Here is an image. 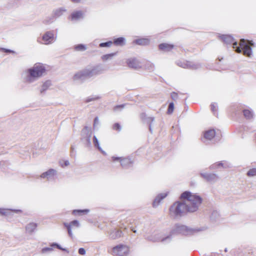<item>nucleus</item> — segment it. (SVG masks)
<instances>
[{
    "label": "nucleus",
    "instance_id": "38",
    "mask_svg": "<svg viewBox=\"0 0 256 256\" xmlns=\"http://www.w3.org/2000/svg\"><path fill=\"white\" fill-rule=\"evenodd\" d=\"M68 162H66V163H65V164H66V166H67V165H68Z\"/></svg>",
    "mask_w": 256,
    "mask_h": 256
},
{
    "label": "nucleus",
    "instance_id": "8",
    "mask_svg": "<svg viewBox=\"0 0 256 256\" xmlns=\"http://www.w3.org/2000/svg\"><path fill=\"white\" fill-rule=\"evenodd\" d=\"M83 16V12L82 11L74 12L70 15V20H76L82 18Z\"/></svg>",
    "mask_w": 256,
    "mask_h": 256
},
{
    "label": "nucleus",
    "instance_id": "37",
    "mask_svg": "<svg viewBox=\"0 0 256 256\" xmlns=\"http://www.w3.org/2000/svg\"><path fill=\"white\" fill-rule=\"evenodd\" d=\"M216 165H217L218 166H222V162H218V163L216 164Z\"/></svg>",
    "mask_w": 256,
    "mask_h": 256
},
{
    "label": "nucleus",
    "instance_id": "6",
    "mask_svg": "<svg viewBox=\"0 0 256 256\" xmlns=\"http://www.w3.org/2000/svg\"><path fill=\"white\" fill-rule=\"evenodd\" d=\"M64 226L67 228L68 233L70 236H72V227L78 228L79 226V223L78 220H74L71 222L70 224L64 223Z\"/></svg>",
    "mask_w": 256,
    "mask_h": 256
},
{
    "label": "nucleus",
    "instance_id": "32",
    "mask_svg": "<svg viewBox=\"0 0 256 256\" xmlns=\"http://www.w3.org/2000/svg\"><path fill=\"white\" fill-rule=\"evenodd\" d=\"M178 97V94L176 92H173L171 94V98L173 100H175Z\"/></svg>",
    "mask_w": 256,
    "mask_h": 256
},
{
    "label": "nucleus",
    "instance_id": "4",
    "mask_svg": "<svg viewBox=\"0 0 256 256\" xmlns=\"http://www.w3.org/2000/svg\"><path fill=\"white\" fill-rule=\"evenodd\" d=\"M129 252V247L125 244H119L112 248V254L114 256H125Z\"/></svg>",
    "mask_w": 256,
    "mask_h": 256
},
{
    "label": "nucleus",
    "instance_id": "9",
    "mask_svg": "<svg viewBox=\"0 0 256 256\" xmlns=\"http://www.w3.org/2000/svg\"><path fill=\"white\" fill-rule=\"evenodd\" d=\"M168 194L166 193H162L158 194L156 198L154 199L153 202V206H156L159 204L160 202L164 199L166 196Z\"/></svg>",
    "mask_w": 256,
    "mask_h": 256
},
{
    "label": "nucleus",
    "instance_id": "35",
    "mask_svg": "<svg viewBox=\"0 0 256 256\" xmlns=\"http://www.w3.org/2000/svg\"><path fill=\"white\" fill-rule=\"evenodd\" d=\"M88 212V210H76L74 211V213H75V212L81 213V212Z\"/></svg>",
    "mask_w": 256,
    "mask_h": 256
},
{
    "label": "nucleus",
    "instance_id": "13",
    "mask_svg": "<svg viewBox=\"0 0 256 256\" xmlns=\"http://www.w3.org/2000/svg\"><path fill=\"white\" fill-rule=\"evenodd\" d=\"M37 226L38 225L36 223L30 222L26 227V231L28 233H32L36 229Z\"/></svg>",
    "mask_w": 256,
    "mask_h": 256
},
{
    "label": "nucleus",
    "instance_id": "23",
    "mask_svg": "<svg viewBox=\"0 0 256 256\" xmlns=\"http://www.w3.org/2000/svg\"><path fill=\"white\" fill-rule=\"evenodd\" d=\"M50 86V82L47 81L45 82L42 86V90H41V92H43L46 90Z\"/></svg>",
    "mask_w": 256,
    "mask_h": 256
},
{
    "label": "nucleus",
    "instance_id": "19",
    "mask_svg": "<svg viewBox=\"0 0 256 256\" xmlns=\"http://www.w3.org/2000/svg\"><path fill=\"white\" fill-rule=\"evenodd\" d=\"M243 114L246 119H251L253 118L254 114L249 109H244L243 110Z\"/></svg>",
    "mask_w": 256,
    "mask_h": 256
},
{
    "label": "nucleus",
    "instance_id": "25",
    "mask_svg": "<svg viewBox=\"0 0 256 256\" xmlns=\"http://www.w3.org/2000/svg\"><path fill=\"white\" fill-rule=\"evenodd\" d=\"M247 174L249 176H256V168H253L250 170L248 171Z\"/></svg>",
    "mask_w": 256,
    "mask_h": 256
},
{
    "label": "nucleus",
    "instance_id": "12",
    "mask_svg": "<svg viewBox=\"0 0 256 256\" xmlns=\"http://www.w3.org/2000/svg\"><path fill=\"white\" fill-rule=\"evenodd\" d=\"M112 160L113 161L118 160L120 161V164L122 166H124L126 164L130 163V160L126 158H122L118 157H112Z\"/></svg>",
    "mask_w": 256,
    "mask_h": 256
},
{
    "label": "nucleus",
    "instance_id": "10",
    "mask_svg": "<svg viewBox=\"0 0 256 256\" xmlns=\"http://www.w3.org/2000/svg\"><path fill=\"white\" fill-rule=\"evenodd\" d=\"M56 174V171L54 169H50L47 172L42 173L40 177L42 178H50L53 177Z\"/></svg>",
    "mask_w": 256,
    "mask_h": 256
},
{
    "label": "nucleus",
    "instance_id": "14",
    "mask_svg": "<svg viewBox=\"0 0 256 256\" xmlns=\"http://www.w3.org/2000/svg\"><path fill=\"white\" fill-rule=\"evenodd\" d=\"M134 42L138 45L146 46L150 44V40L148 38H141L136 40Z\"/></svg>",
    "mask_w": 256,
    "mask_h": 256
},
{
    "label": "nucleus",
    "instance_id": "15",
    "mask_svg": "<svg viewBox=\"0 0 256 256\" xmlns=\"http://www.w3.org/2000/svg\"><path fill=\"white\" fill-rule=\"evenodd\" d=\"M215 135V130H210L206 132L204 134V136L206 139L210 140L214 137Z\"/></svg>",
    "mask_w": 256,
    "mask_h": 256
},
{
    "label": "nucleus",
    "instance_id": "11",
    "mask_svg": "<svg viewBox=\"0 0 256 256\" xmlns=\"http://www.w3.org/2000/svg\"><path fill=\"white\" fill-rule=\"evenodd\" d=\"M178 65L184 68H192L194 66L191 62L184 60L178 62Z\"/></svg>",
    "mask_w": 256,
    "mask_h": 256
},
{
    "label": "nucleus",
    "instance_id": "27",
    "mask_svg": "<svg viewBox=\"0 0 256 256\" xmlns=\"http://www.w3.org/2000/svg\"><path fill=\"white\" fill-rule=\"evenodd\" d=\"M112 129L116 131H120L121 130V126L118 123H115L112 126Z\"/></svg>",
    "mask_w": 256,
    "mask_h": 256
},
{
    "label": "nucleus",
    "instance_id": "28",
    "mask_svg": "<svg viewBox=\"0 0 256 256\" xmlns=\"http://www.w3.org/2000/svg\"><path fill=\"white\" fill-rule=\"evenodd\" d=\"M205 178L206 180L210 181L215 178H216V176L214 174H212L206 176Z\"/></svg>",
    "mask_w": 256,
    "mask_h": 256
},
{
    "label": "nucleus",
    "instance_id": "7",
    "mask_svg": "<svg viewBox=\"0 0 256 256\" xmlns=\"http://www.w3.org/2000/svg\"><path fill=\"white\" fill-rule=\"evenodd\" d=\"M174 47V45L167 43H162L158 46L159 49L164 52H170L172 50Z\"/></svg>",
    "mask_w": 256,
    "mask_h": 256
},
{
    "label": "nucleus",
    "instance_id": "18",
    "mask_svg": "<svg viewBox=\"0 0 256 256\" xmlns=\"http://www.w3.org/2000/svg\"><path fill=\"white\" fill-rule=\"evenodd\" d=\"M113 44L116 46H122L124 44V38L120 37L114 40Z\"/></svg>",
    "mask_w": 256,
    "mask_h": 256
},
{
    "label": "nucleus",
    "instance_id": "21",
    "mask_svg": "<svg viewBox=\"0 0 256 256\" xmlns=\"http://www.w3.org/2000/svg\"><path fill=\"white\" fill-rule=\"evenodd\" d=\"M74 49L78 51H83L86 49V47L84 44H80L76 46H74Z\"/></svg>",
    "mask_w": 256,
    "mask_h": 256
},
{
    "label": "nucleus",
    "instance_id": "33",
    "mask_svg": "<svg viewBox=\"0 0 256 256\" xmlns=\"http://www.w3.org/2000/svg\"><path fill=\"white\" fill-rule=\"evenodd\" d=\"M211 110L213 112H216V106L214 104H212L210 105Z\"/></svg>",
    "mask_w": 256,
    "mask_h": 256
},
{
    "label": "nucleus",
    "instance_id": "22",
    "mask_svg": "<svg viewBox=\"0 0 256 256\" xmlns=\"http://www.w3.org/2000/svg\"><path fill=\"white\" fill-rule=\"evenodd\" d=\"M112 44H113L112 42L109 41V42H106L100 43V46L102 47H102H110L112 46Z\"/></svg>",
    "mask_w": 256,
    "mask_h": 256
},
{
    "label": "nucleus",
    "instance_id": "30",
    "mask_svg": "<svg viewBox=\"0 0 256 256\" xmlns=\"http://www.w3.org/2000/svg\"><path fill=\"white\" fill-rule=\"evenodd\" d=\"M78 253L81 255H84L86 254V250L84 248H80L78 250Z\"/></svg>",
    "mask_w": 256,
    "mask_h": 256
},
{
    "label": "nucleus",
    "instance_id": "31",
    "mask_svg": "<svg viewBox=\"0 0 256 256\" xmlns=\"http://www.w3.org/2000/svg\"><path fill=\"white\" fill-rule=\"evenodd\" d=\"M98 97H96L93 98H88L86 100V102H88L90 101L94 100H98Z\"/></svg>",
    "mask_w": 256,
    "mask_h": 256
},
{
    "label": "nucleus",
    "instance_id": "24",
    "mask_svg": "<svg viewBox=\"0 0 256 256\" xmlns=\"http://www.w3.org/2000/svg\"><path fill=\"white\" fill-rule=\"evenodd\" d=\"M174 110V104L173 102H170L169 104V106H168V110H167V113L168 114H171L173 112Z\"/></svg>",
    "mask_w": 256,
    "mask_h": 256
},
{
    "label": "nucleus",
    "instance_id": "26",
    "mask_svg": "<svg viewBox=\"0 0 256 256\" xmlns=\"http://www.w3.org/2000/svg\"><path fill=\"white\" fill-rule=\"evenodd\" d=\"M114 54H115L114 53L105 54V55H104L102 57V60L106 61V60H108L109 58H110L112 57Z\"/></svg>",
    "mask_w": 256,
    "mask_h": 256
},
{
    "label": "nucleus",
    "instance_id": "17",
    "mask_svg": "<svg viewBox=\"0 0 256 256\" xmlns=\"http://www.w3.org/2000/svg\"><path fill=\"white\" fill-rule=\"evenodd\" d=\"M127 64L128 66L131 68H136L138 67V64L134 59L128 60Z\"/></svg>",
    "mask_w": 256,
    "mask_h": 256
},
{
    "label": "nucleus",
    "instance_id": "1",
    "mask_svg": "<svg viewBox=\"0 0 256 256\" xmlns=\"http://www.w3.org/2000/svg\"><path fill=\"white\" fill-rule=\"evenodd\" d=\"M180 198L184 202H176L170 208L171 216H180L187 212H196L202 202L200 196L188 191L181 194Z\"/></svg>",
    "mask_w": 256,
    "mask_h": 256
},
{
    "label": "nucleus",
    "instance_id": "34",
    "mask_svg": "<svg viewBox=\"0 0 256 256\" xmlns=\"http://www.w3.org/2000/svg\"><path fill=\"white\" fill-rule=\"evenodd\" d=\"M94 143L95 145V146H97L98 148V142L97 138L96 137L94 136Z\"/></svg>",
    "mask_w": 256,
    "mask_h": 256
},
{
    "label": "nucleus",
    "instance_id": "5",
    "mask_svg": "<svg viewBox=\"0 0 256 256\" xmlns=\"http://www.w3.org/2000/svg\"><path fill=\"white\" fill-rule=\"evenodd\" d=\"M54 40V34L52 32H46L42 37V43L48 44L52 43Z\"/></svg>",
    "mask_w": 256,
    "mask_h": 256
},
{
    "label": "nucleus",
    "instance_id": "16",
    "mask_svg": "<svg viewBox=\"0 0 256 256\" xmlns=\"http://www.w3.org/2000/svg\"><path fill=\"white\" fill-rule=\"evenodd\" d=\"M221 39L226 44H230L234 42L233 38L230 35H222L221 36Z\"/></svg>",
    "mask_w": 256,
    "mask_h": 256
},
{
    "label": "nucleus",
    "instance_id": "2",
    "mask_svg": "<svg viewBox=\"0 0 256 256\" xmlns=\"http://www.w3.org/2000/svg\"><path fill=\"white\" fill-rule=\"evenodd\" d=\"M232 48L235 50L236 52L238 53L242 54L244 56H250L252 54V48L250 45L253 46V43L252 41L246 40L244 39H242L240 42V46H238L236 42L232 43Z\"/></svg>",
    "mask_w": 256,
    "mask_h": 256
},
{
    "label": "nucleus",
    "instance_id": "29",
    "mask_svg": "<svg viewBox=\"0 0 256 256\" xmlns=\"http://www.w3.org/2000/svg\"><path fill=\"white\" fill-rule=\"evenodd\" d=\"M124 104L118 105V106H114L113 109H114V110L116 111L118 108H124Z\"/></svg>",
    "mask_w": 256,
    "mask_h": 256
},
{
    "label": "nucleus",
    "instance_id": "20",
    "mask_svg": "<svg viewBox=\"0 0 256 256\" xmlns=\"http://www.w3.org/2000/svg\"><path fill=\"white\" fill-rule=\"evenodd\" d=\"M86 76V74H84L83 72H80L77 74H76L74 76V80H78V79L82 78Z\"/></svg>",
    "mask_w": 256,
    "mask_h": 256
},
{
    "label": "nucleus",
    "instance_id": "36",
    "mask_svg": "<svg viewBox=\"0 0 256 256\" xmlns=\"http://www.w3.org/2000/svg\"><path fill=\"white\" fill-rule=\"evenodd\" d=\"M72 1L74 3H78L80 2V0H72Z\"/></svg>",
    "mask_w": 256,
    "mask_h": 256
},
{
    "label": "nucleus",
    "instance_id": "3",
    "mask_svg": "<svg viewBox=\"0 0 256 256\" xmlns=\"http://www.w3.org/2000/svg\"><path fill=\"white\" fill-rule=\"evenodd\" d=\"M28 81L31 82V78H36L41 76L45 72L46 69L42 64H36L32 68L28 70Z\"/></svg>",
    "mask_w": 256,
    "mask_h": 256
}]
</instances>
